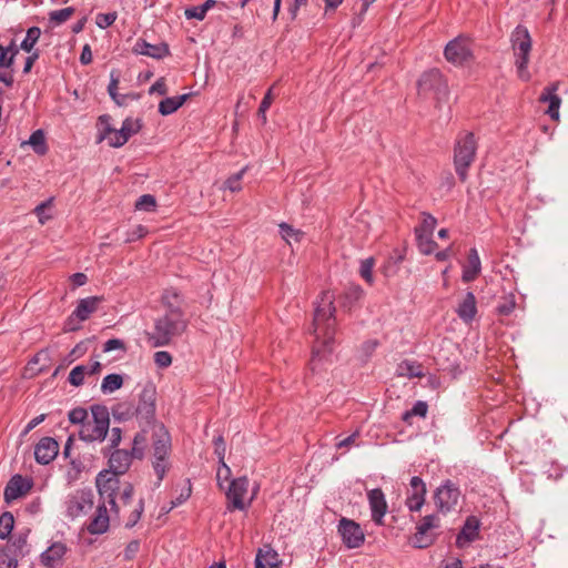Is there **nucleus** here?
I'll list each match as a JSON object with an SVG mask.
<instances>
[{
  "label": "nucleus",
  "instance_id": "25",
  "mask_svg": "<svg viewBox=\"0 0 568 568\" xmlns=\"http://www.w3.org/2000/svg\"><path fill=\"white\" fill-rule=\"evenodd\" d=\"M456 313L465 323H469L475 318L477 314V303L476 297L471 292H468L464 300L458 304Z\"/></svg>",
  "mask_w": 568,
  "mask_h": 568
},
{
  "label": "nucleus",
  "instance_id": "20",
  "mask_svg": "<svg viewBox=\"0 0 568 568\" xmlns=\"http://www.w3.org/2000/svg\"><path fill=\"white\" fill-rule=\"evenodd\" d=\"M59 453V445L52 437H43L34 447L36 462L41 465H48Z\"/></svg>",
  "mask_w": 568,
  "mask_h": 568
},
{
  "label": "nucleus",
  "instance_id": "60",
  "mask_svg": "<svg viewBox=\"0 0 568 568\" xmlns=\"http://www.w3.org/2000/svg\"><path fill=\"white\" fill-rule=\"evenodd\" d=\"M168 92V88L163 78L158 79L149 89V93H158L164 95Z\"/></svg>",
  "mask_w": 568,
  "mask_h": 568
},
{
  "label": "nucleus",
  "instance_id": "36",
  "mask_svg": "<svg viewBox=\"0 0 568 568\" xmlns=\"http://www.w3.org/2000/svg\"><path fill=\"white\" fill-rule=\"evenodd\" d=\"M41 34V30L38 27H31L28 29L24 39L21 42V49L26 52H31L38 42Z\"/></svg>",
  "mask_w": 568,
  "mask_h": 568
},
{
  "label": "nucleus",
  "instance_id": "28",
  "mask_svg": "<svg viewBox=\"0 0 568 568\" xmlns=\"http://www.w3.org/2000/svg\"><path fill=\"white\" fill-rule=\"evenodd\" d=\"M187 98L189 94L165 98L159 103V112L162 115H170L181 108Z\"/></svg>",
  "mask_w": 568,
  "mask_h": 568
},
{
  "label": "nucleus",
  "instance_id": "12",
  "mask_svg": "<svg viewBox=\"0 0 568 568\" xmlns=\"http://www.w3.org/2000/svg\"><path fill=\"white\" fill-rule=\"evenodd\" d=\"M459 496V488L453 481L446 480L435 493L436 507L442 513H449L457 505Z\"/></svg>",
  "mask_w": 568,
  "mask_h": 568
},
{
  "label": "nucleus",
  "instance_id": "37",
  "mask_svg": "<svg viewBox=\"0 0 568 568\" xmlns=\"http://www.w3.org/2000/svg\"><path fill=\"white\" fill-rule=\"evenodd\" d=\"M142 128V123H141V120L140 119H132V118H126L123 122H122V125L121 128L119 129L122 134L126 138V140L129 141V139L138 133Z\"/></svg>",
  "mask_w": 568,
  "mask_h": 568
},
{
  "label": "nucleus",
  "instance_id": "2",
  "mask_svg": "<svg viewBox=\"0 0 568 568\" xmlns=\"http://www.w3.org/2000/svg\"><path fill=\"white\" fill-rule=\"evenodd\" d=\"M334 313V294L329 291L323 292L315 305L311 331L314 335L310 362L312 373L320 372L326 363H331L335 334Z\"/></svg>",
  "mask_w": 568,
  "mask_h": 568
},
{
  "label": "nucleus",
  "instance_id": "22",
  "mask_svg": "<svg viewBox=\"0 0 568 568\" xmlns=\"http://www.w3.org/2000/svg\"><path fill=\"white\" fill-rule=\"evenodd\" d=\"M133 52L154 59H163L164 57L169 55L170 50L165 43L151 44L143 39H139L134 43Z\"/></svg>",
  "mask_w": 568,
  "mask_h": 568
},
{
  "label": "nucleus",
  "instance_id": "27",
  "mask_svg": "<svg viewBox=\"0 0 568 568\" xmlns=\"http://www.w3.org/2000/svg\"><path fill=\"white\" fill-rule=\"evenodd\" d=\"M479 524L474 517H469L466 519L460 532L457 536V545L463 547L465 544H468L476 539L478 535Z\"/></svg>",
  "mask_w": 568,
  "mask_h": 568
},
{
  "label": "nucleus",
  "instance_id": "59",
  "mask_svg": "<svg viewBox=\"0 0 568 568\" xmlns=\"http://www.w3.org/2000/svg\"><path fill=\"white\" fill-rule=\"evenodd\" d=\"M214 446H215V454L219 458V462L220 463H223L224 462V457H225V443H224V439L222 436H217L215 439H214Z\"/></svg>",
  "mask_w": 568,
  "mask_h": 568
},
{
  "label": "nucleus",
  "instance_id": "54",
  "mask_svg": "<svg viewBox=\"0 0 568 568\" xmlns=\"http://www.w3.org/2000/svg\"><path fill=\"white\" fill-rule=\"evenodd\" d=\"M231 476V468L225 464V462L220 463V467L216 473V480L220 488L224 487V483L229 480Z\"/></svg>",
  "mask_w": 568,
  "mask_h": 568
},
{
  "label": "nucleus",
  "instance_id": "5",
  "mask_svg": "<svg viewBox=\"0 0 568 568\" xmlns=\"http://www.w3.org/2000/svg\"><path fill=\"white\" fill-rule=\"evenodd\" d=\"M510 42L516 59L515 64L518 77L524 81H528L530 78L528 63L532 45L528 29L520 24L517 26L510 34Z\"/></svg>",
  "mask_w": 568,
  "mask_h": 568
},
{
  "label": "nucleus",
  "instance_id": "52",
  "mask_svg": "<svg viewBox=\"0 0 568 568\" xmlns=\"http://www.w3.org/2000/svg\"><path fill=\"white\" fill-rule=\"evenodd\" d=\"M128 142L126 138L120 130L113 129V132L108 139V144L111 148H121Z\"/></svg>",
  "mask_w": 568,
  "mask_h": 568
},
{
  "label": "nucleus",
  "instance_id": "62",
  "mask_svg": "<svg viewBox=\"0 0 568 568\" xmlns=\"http://www.w3.org/2000/svg\"><path fill=\"white\" fill-rule=\"evenodd\" d=\"M118 84H119V79L118 77L114 75V73L112 72L111 73V81L108 85V92L111 97L112 100H116V94H118Z\"/></svg>",
  "mask_w": 568,
  "mask_h": 568
},
{
  "label": "nucleus",
  "instance_id": "40",
  "mask_svg": "<svg viewBox=\"0 0 568 568\" xmlns=\"http://www.w3.org/2000/svg\"><path fill=\"white\" fill-rule=\"evenodd\" d=\"M88 368L84 365H78L71 369L69 373L68 381L73 386H81L84 382V377L88 375Z\"/></svg>",
  "mask_w": 568,
  "mask_h": 568
},
{
  "label": "nucleus",
  "instance_id": "1",
  "mask_svg": "<svg viewBox=\"0 0 568 568\" xmlns=\"http://www.w3.org/2000/svg\"><path fill=\"white\" fill-rule=\"evenodd\" d=\"M145 442V434L138 433L133 438L131 450L115 449L110 454V470L101 471L97 477V487L102 503L97 507V511L88 525V530L91 534L101 535L109 529L110 516L106 504L116 518L120 517L121 508L131 504L134 488L128 481L121 484L119 475L129 470L134 458H143Z\"/></svg>",
  "mask_w": 568,
  "mask_h": 568
},
{
  "label": "nucleus",
  "instance_id": "14",
  "mask_svg": "<svg viewBox=\"0 0 568 568\" xmlns=\"http://www.w3.org/2000/svg\"><path fill=\"white\" fill-rule=\"evenodd\" d=\"M94 495L92 490L81 489L70 495L67 500V511L70 517H79L92 509Z\"/></svg>",
  "mask_w": 568,
  "mask_h": 568
},
{
  "label": "nucleus",
  "instance_id": "32",
  "mask_svg": "<svg viewBox=\"0 0 568 568\" xmlns=\"http://www.w3.org/2000/svg\"><path fill=\"white\" fill-rule=\"evenodd\" d=\"M113 126L111 124V116L109 114H102L98 119V130L99 138L98 142H102L103 140H108L111 133L113 132Z\"/></svg>",
  "mask_w": 568,
  "mask_h": 568
},
{
  "label": "nucleus",
  "instance_id": "61",
  "mask_svg": "<svg viewBox=\"0 0 568 568\" xmlns=\"http://www.w3.org/2000/svg\"><path fill=\"white\" fill-rule=\"evenodd\" d=\"M114 349H124V343L118 338H111L103 345V352L108 353Z\"/></svg>",
  "mask_w": 568,
  "mask_h": 568
},
{
  "label": "nucleus",
  "instance_id": "43",
  "mask_svg": "<svg viewBox=\"0 0 568 568\" xmlns=\"http://www.w3.org/2000/svg\"><path fill=\"white\" fill-rule=\"evenodd\" d=\"M143 511H144V501H143V499H140L138 501V504L133 507V509L130 511L128 520L125 521V527L126 528L134 527L138 524V521L140 520Z\"/></svg>",
  "mask_w": 568,
  "mask_h": 568
},
{
  "label": "nucleus",
  "instance_id": "3",
  "mask_svg": "<svg viewBox=\"0 0 568 568\" xmlns=\"http://www.w3.org/2000/svg\"><path fill=\"white\" fill-rule=\"evenodd\" d=\"M187 327L183 313L179 307H171L163 316L154 322V327L146 333L148 341L153 347L169 345L181 336Z\"/></svg>",
  "mask_w": 568,
  "mask_h": 568
},
{
  "label": "nucleus",
  "instance_id": "51",
  "mask_svg": "<svg viewBox=\"0 0 568 568\" xmlns=\"http://www.w3.org/2000/svg\"><path fill=\"white\" fill-rule=\"evenodd\" d=\"M19 49L13 45H9L7 48L2 47V68H9L16 54H18Z\"/></svg>",
  "mask_w": 568,
  "mask_h": 568
},
{
  "label": "nucleus",
  "instance_id": "6",
  "mask_svg": "<svg viewBox=\"0 0 568 568\" xmlns=\"http://www.w3.org/2000/svg\"><path fill=\"white\" fill-rule=\"evenodd\" d=\"M110 427V414L103 405L91 406V418L80 428V439L87 443L103 442Z\"/></svg>",
  "mask_w": 568,
  "mask_h": 568
},
{
  "label": "nucleus",
  "instance_id": "38",
  "mask_svg": "<svg viewBox=\"0 0 568 568\" xmlns=\"http://www.w3.org/2000/svg\"><path fill=\"white\" fill-rule=\"evenodd\" d=\"M427 410H428V405L426 402H423V400H417L414 406L412 407V409L409 410H406L402 418L404 422L406 423H409V419L414 416H418V417H426L427 415Z\"/></svg>",
  "mask_w": 568,
  "mask_h": 568
},
{
  "label": "nucleus",
  "instance_id": "17",
  "mask_svg": "<svg viewBox=\"0 0 568 568\" xmlns=\"http://www.w3.org/2000/svg\"><path fill=\"white\" fill-rule=\"evenodd\" d=\"M33 481L29 477L19 474L12 476L4 488V500L10 504L24 497L32 488Z\"/></svg>",
  "mask_w": 568,
  "mask_h": 568
},
{
  "label": "nucleus",
  "instance_id": "23",
  "mask_svg": "<svg viewBox=\"0 0 568 568\" xmlns=\"http://www.w3.org/2000/svg\"><path fill=\"white\" fill-rule=\"evenodd\" d=\"M281 564L280 556L271 546L264 545L255 557V568H275Z\"/></svg>",
  "mask_w": 568,
  "mask_h": 568
},
{
  "label": "nucleus",
  "instance_id": "15",
  "mask_svg": "<svg viewBox=\"0 0 568 568\" xmlns=\"http://www.w3.org/2000/svg\"><path fill=\"white\" fill-rule=\"evenodd\" d=\"M337 529L347 548H358L364 544V531L356 521L342 518L338 523Z\"/></svg>",
  "mask_w": 568,
  "mask_h": 568
},
{
  "label": "nucleus",
  "instance_id": "58",
  "mask_svg": "<svg viewBox=\"0 0 568 568\" xmlns=\"http://www.w3.org/2000/svg\"><path fill=\"white\" fill-rule=\"evenodd\" d=\"M26 546H27V534H19V536L12 542L13 550L9 549V552L23 556V549Z\"/></svg>",
  "mask_w": 568,
  "mask_h": 568
},
{
  "label": "nucleus",
  "instance_id": "24",
  "mask_svg": "<svg viewBox=\"0 0 568 568\" xmlns=\"http://www.w3.org/2000/svg\"><path fill=\"white\" fill-rule=\"evenodd\" d=\"M556 91L557 84H552L550 87L545 88L540 95V101L548 103V110L546 111V113L552 120L559 119V108L561 103V99L556 94Z\"/></svg>",
  "mask_w": 568,
  "mask_h": 568
},
{
  "label": "nucleus",
  "instance_id": "10",
  "mask_svg": "<svg viewBox=\"0 0 568 568\" xmlns=\"http://www.w3.org/2000/svg\"><path fill=\"white\" fill-rule=\"evenodd\" d=\"M248 490V479L247 477H239L231 480L229 488L226 490L227 506L226 509L229 511L233 510H246L253 500L251 497L246 500V495Z\"/></svg>",
  "mask_w": 568,
  "mask_h": 568
},
{
  "label": "nucleus",
  "instance_id": "13",
  "mask_svg": "<svg viewBox=\"0 0 568 568\" xmlns=\"http://www.w3.org/2000/svg\"><path fill=\"white\" fill-rule=\"evenodd\" d=\"M101 303V298L98 296H90L79 301L75 310L69 316L65 323V331H75L78 329V324H75V320L78 322H83L90 317L92 313L98 310L99 304Z\"/></svg>",
  "mask_w": 568,
  "mask_h": 568
},
{
  "label": "nucleus",
  "instance_id": "9",
  "mask_svg": "<svg viewBox=\"0 0 568 568\" xmlns=\"http://www.w3.org/2000/svg\"><path fill=\"white\" fill-rule=\"evenodd\" d=\"M440 527V518L435 515H427L416 526V531L412 537V546L416 549L430 547L437 539L436 530Z\"/></svg>",
  "mask_w": 568,
  "mask_h": 568
},
{
  "label": "nucleus",
  "instance_id": "63",
  "mask_svg": "<svg viewBox=\"0 0 568 568\" xmlns=\"http://www.w3.org/2000/svg\"><path fill=\"white\" fill-rule=\"evenodd\" d=\"M122 439V432L119 427H113L110 434V446L116 447Z\"/></svg>",
  "mask_w": 568,
  "mask_h": 568
},
{
  "label": "nucleus",
  "instance_id": "8",
  "mask_svg": "<svg viewBox=\"0 0 568 568\" xmlns=\"http://www.w3.org/2000/svg\"><path fill=\"white\" fill-rule=\"evenodd\" d=\"M418 94L422 97L433 95L442 101L448 95L447 82L438 69L424 72L417 82Z\"/></svg>",
  "mask_w": 568,
  "mask_h": 568
},
{
  "label": "nucleus",
  "instance_id": "41",
  "mask_svg": "<svg viewBox=\"0 0 568 568\" xmlns=\"http://www.w3.org/2000/svg\"><path fill=\"white\" fill-rule=\"evenodd\" d=\"M156 207V200L151 194L141 195L135 202V209L139 211L152 212Z\"/></svg>",
  "mask_w": 568,
  "mask_h": 568
},
{
  "label": "nucleus",
  "instance_id": "33",
  "mask_svg": "<svg viewBox=\"0 0 568 568\" xmlns=\"http://www.w3.org/2000/svg\"><path fill=\"white\" fill-rule=\"evenodd\" d=\"M397 374L398 376H405V377H418L422 375L420 365L410 362V361H404L397 366Z\"/></svg>",
  "mask_w": 568,
  "mask_h": 568
},
{
  "label": "nucleus",
  "instance_id": "29",
  "mask_svg": "<svg viewBox=\"0 0 568 568\" xmlns=\"http://www.w3.org/2000/svg\"><path fill=\"white\" fill-rule=\"evenodd\" d=\"M26 143L29 144L37 154L43 155L48 151L44 132L42 130H36Z\"/></svg>",
  "mask_w": 568,
  "mask_h": 568
},
{
  "label": "nucleus",
  "instance_id": "42",
  "mask_svg": "<svg viewBox=\"0 0 568 568\" xmlns=\"http://www.w3.org/2000/svg\"><path fill=\"white\" fill-rule=\"evenodd\" d=\"M73 12H74V9L71 7L54 10V11L50 12L49 19L51 22H53L55 24H61V23L65 22L67 20H69L71 18V16L73 14Z\"/></svg>",
  "mask_w": 568,
  "mask_h": 568
},
{
  "label": "nucleus",
  "instance_id": "49",
  "mask_svg": "<svg viewBox=\"0 0 568 568\" xmlns=\"http://www.w3.org/2000/svg\"><path fill=\"white\" fill-rule=\"evenodd\" d=\"M51 205H52V199H49L44 202H41L40 204H38L36 206L34 213L39 217V221L41 224H44L51 217V215L45 213V211L49 210L51 207Z\"/></svg>",
  "mask_w": 568,
  "mask_h": 568
},
{
  "label": "nucleus",
  "instance_id": "21",
  "mask_svg": "<svg viewBox=\"0 0 568 568\" xmlns=\"http://www.w3.org/2000/svg\"><path fill=\"white\" fill-rule=\"evenodd\" d=\"M67 550V546L63 542H53L41 554V564L47 568H61Z\"/></svg>",
  "mask_w": 568,
  "mask_h": 568
},
{
  "label": "nucleus",
  "instance_id": "30",
  "mask_svg": "<svg viewBox=\"0 0 568 568\" xmlns=\"http://www.w3.org/2000/svg\"><path fill=\"white\" fill-rule=\"evenodd\" d=\"M123 385V377L120 374H109L101 383V392L103 394H112L120 389Z\"/></svg>",
  "mask_w": 568,
  "mask_h": 568
},
{
  "label": "nucleus",
  "instance_id": "31",
  "mask_svg": "<svg viewBox=\"0 0 568 568\" xmlns=\"http://www.w3.org/2000/svg\"><path fill=\"white\" fill-rule=\"evenodd\" d=\"M280 234L282 239L287 242L290 245L293 244V242L297 243L302 240L304 236V233L301 230L294 229L287 223H281L280 224Z\"/></svg>",
  "mask_w": 568,
  "mask_h": 568
},
{
  "label": "nucleus",
  "instance_id": "47",
  "mask_svg": "<svg viewBox=\"0 0 568 568\" xmlns=\"http://www.w3.org/2000/svg\"><path fill=\"white\" fill-rule=\"evenodd\" d=\"M88 419H89L88 412H87V409H84L82 407H75L69 412V420L72 424L81 425V427H82L83 424H85Z\"/></svg>",
  "mask_w": 568,
  "mask_h": 568
},
{
  "label": "nucleus",
  "instance_id": "48",
  "mask_svg": "<svg viewBox=\"0 0 568 568\" xmlns=\"http://www.w3.org/2000/svg\"><path fill=\"white\" fill-rule=\"evenodd\" d=\"M245 168L242 169L240 172L231 175L224 183L225 189L230 190L231 192H237L241 190V180L243 178V174L245 172Z\"/></svg>",
  "mask_w": 568,
  "mask_h": 568
},
{
  "label": "nucleus",
  "instance_id": "64",
  "mask_svg": "<svg viewBox=\"0 0 568 568\" xmlns=\"http://www.w3.org/2000/svg\"><path fill=\"white\" fill-rule=\"evenodd\" d=\"M140 549V542L138 540H133L129 542V545L125 548L124 556L125 559H131L133 556L139 551Z\"/></svg>",
  "mask_w": 568,
  "mask_h": 568
},
{
  "label": "nucleus",
  "instance_id": "26",
  "mask_svg": "<svg viewBox=\"0 0 568 568\" xmlns=\"http://www.w3.org/2000/svg\"><path fill=\"white\" fill-rule=\"evenodd\" d=\"M481 271V263L479 258V254L476 248H470L468 254L467 264L463 270V281L471 282L474 281Z\"/></svg>",
  "mask_w": 568,
  "mask_h": 568
},
{
  "label": "nucleus",
  "instance_id": "18",
  "mask_svg": "<svg viewBox=\"0 0 568 568\" xmlns=\"http://www.w3.org/2000/svg\"><path fill=\"white\" fill-rule=\"evenodd\" d=\"M405 505L410 511H419L425 504L426 485L418 476L410 478Z\"/></svg>",
  "mask_w": 568,
  "mask_h": 568
},
{
  "label": "nucleus",
  "instance_id": "55",
  "mask_svg": "<svg viewBox=\"0 0 568 568\" xmlns=\"http://www.w3.org/2000/svg\"><path fill=\"white\" fill-rule=\"evenodd\" d=\"M272 89L273 88H271L266 92L265 97L263 98V100H262V102L260 104L258 111H257L258 116L262 118L263 122L266 121V111L268 110V108L271 106L272 101H273Z\"/></svg>",
  "mask_w": 568,
  "mask_h": 568
},
{
  "label": "nucleus",
  "instance_id": "53",
  "mask_svg": "<svg viewBox=\"0 0 568 568\" xmlns=\"http://www.w3.org/2000/svg\"><path fill=\"white\" fill-rule=\"evenodd\" d=\"M184 16L189 20L195 19L197 21H202V20H204L206 12L204 11V9L201 6H194V7L186 8L184 11Z\"/></svg>",
  "mask_w": 568,
  "mask_h": 568
},
{
  "label": "nucleus",
  "instance_id": "4",
  "mask_svg": "<svg viewBox=\"0 0 568 568\" xmlns=\"http://www.w3.org/2000/svg\"><path fill=\"white\" fill-rule=\"evenodd\" d=\"M171 436L168 430L160 426L153 434L151 464L156 475V486L161 484L171 468Z\"/></svg>",
  "mask_w": 568,
  "mask_h": 568
},
{
  "label": "nucleus",
  "instance_id": "46",
  "mask_svg": "<svg viewBox=\"0 0 568 568\" xmlns=\"http://www.w3.org/2000/svg\"><path fill=\"white\" fill-rule=\"evenodd\" d=\"M84 466L80 459H71L70 466L67 470V479L69 483H73L79 478V475L83 470Z\"/></svg>",
  "mask_w": 568,
  "mask_h": 568
},
{
  "label": "nucleus",
  "instance_id": "7",
  "mask_svg": "<svg viewBox=\"0 0 568 568\" xmlns=\"http://www.w3.org/2000/svg\"><path fill=\"white\" fill-rule=\"evenodd\" d=\"M477 150L476 140L473 133L460 136L455 145L454 165L462 182L467 180V170L475 160Z\"/></svg>",
  "mask_w": 568,
  "mask_h": 568
},
{
  "label": "nucleus",
  "instance_id": "35",
  "mask_svg": "<svg viewBox=\"0 0 568 568\" xmlns=\"http://www.w3.org/2000/svg\"><path fill=\"white\" fill-rule=\"evenodd\" d=\"M364 296V291L359 285L351 284L345 293H344V302L345 306L351 307L353 304L358 302Z\"/></svg>",
  "mask_w": 568,
  "mask_h": 568
},
{
  "label": "nucleus",
  "instance_id": "19",
  "mask_svg": "<svg viewBox=\"0 0 568 568\" xmlns=\"http://www.w3.org/2000/svg\"><path fill=\"white\" fill-rule=\"evenodd\" d=\"M367 499L369 504L372 520L377 526L384 525V517L388 509L385 494L381 488H374L367 491Z\"/></svg>",
  "mask_w": 568,
  "mask_h": 568
},
{
  "label": "nucleus",
  "instance_id": "57",
  "mask_svg": "<svg viewBox=\"0 0 568 568\" xmlns=\"http://www.w3.org/2000/svg\"><path fill=\"white\" fill-rule=\"evenodd\" d=\"M154 362L159 367H169L172 363V356L165 351H159L154 354Z\"/></svg>",
  "mask_w": 568,
  "mask_h": 568
},
{
  "label": "nucleus",
  "instance_id": "56",
  "mask_svg": "<svg viewBox=\"0 0 568 568\" xmlns=\"http://www.w3.org/2000/svg\"><path fill=\"white\" fill-rule=\"evenodd\" d=\"M515 298L513 295H510L498 304L497 311L501 315H509L515 310Z\"/></svg>",
  "mask_w": 568,
  "mask_h": 568
},
{
  "label": "nucleus",
  "instance_id": "16",
  "mask_svg": "<svg viewBox=\"0 0 568 568\" xmlns=\"http://www.w3.org/2000/svg\"><path fill=\"white\" fill-rule=\"evenodd\" d=\"M155 387L152 384H146L139 395L136 408L130 414H136L146 422L151 420L155 414Z\"/></svg>",
  "mask_w": 568,
  "mask_h": 568
},
{
  "label": "nucleus",
  "instance_id": "50",
  "mask_svg": "<svg viewBox=\"0 0 568 568\" xmlns=\"http://www.w3.org/2000/svg\"><path fill=\"white\" fill-rule=\"evenodd\" d=\"M14 527V518L10 511L2 513V540L7 538Z\"/></svg>",
  "mask_w": 568,
  "mask_h": 568
},
{
  "label": "nucleus",
  "instance_id": "44",
  "mask_svg": "<svg viewBox=\"0 0 568 568\" xmlns=\"http://www.w3.org/2000/svg\"><path fill=\"white\" fill-rule=\"evenodd\" d=\"M374 258L368 257L361 262L359 274L368 283L372 284L373 278Z\"/></svg>",
  "mask_w": 568,
  "mask_h": 568
},
{
  "label": "nucleus",
  "instance_id": "11",
  "mask_svg": "<svg viewBox=\"0 0 568 568\" xmlns=\"http://www.w3.org/2000/svg\"><path fill=\"white\" fill-rule=\"evenodd\" d=\"M444 55L448 62L463 65L473 59L471 43L467 38L457 37L446 44Z\"/></svg>",
  "mask_w": 568,
  "mask_h": 568
},
{
  "label": "nucleus",
  "instance_id": "45",
  "mask_svg": "<svg viewBox=\"0 0 568 568\" xmlns=\"http://www.w3.org/2000/svg\"><path fill=\"white\" fill-rule=\"evenodd\" d=\"M118 18V13L115 11L106 12V13H98L95 17V24L100 29H106L112 26Z\"/></svg>",
  "mask_w": 568,
  "mask_h": 568
},
{
  "label": "nucleus",
  "instance_id": "39",
  "mask_svg": "<svg viewBox=\"0 0 568 568\" xmlns=\"http://www.w3.org/2000/svg\"><path fill=\"white\" fill-rule=\"evenodd\" d=\"M436 224L437 220L433 215L423 213L422 224L415 229V234L433 235Z\"/></svg>",
  "mask_w": 568,
  "mask_h": 568
},
{
  "label": "nucleus",
  "instance_id": "34",
  "mask_svg": "<svg viewBox=\"0 0 568 568\" xmlns=\"http://www.w3.org/2000/svg\"><path fill=\"white\" fill-rule=\"evenodd\" d=\"M418 250L424 255H430L437 247L436 242L433 240V235L428 234H416Z\"/></svg>",
  "mask_w": 568,
  "mask_h": 568
}]
</instances>
